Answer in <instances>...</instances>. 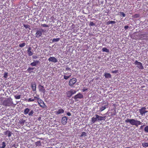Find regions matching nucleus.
Here are the masks:
<instances>
[{"label":"nucleus","mask_w":148,"mask_h":148,"mask_svg":"<svg viewBox=\"0 0 148 148\" xmlns=\"http://www.w3.org/2000/svg\"><path fill=\"white\" fill-rule=\"evenodd\" d=\"M125 122L127 123H130L132 125H135L136 127L143 124L140 121L136 120L134 119H127L125 120Z\"/></svg>","instance_id":"1"},{"label":"nucleus","mask_w":148,"mask_h":148,"mask_svg":"<svg viewBox=\"0 0 148 148\" xmlns=\"http://www.w3.org/2000/svg\"><path fill=\"white\" fill-rule=\"evenodd\" d=\"M4 103L6 106H12L13 104L12 99L11 98H8L7 100L4 101Z\"/></svg>","instance_id":"2"},{"label":"nucleus","mask_w":148,"mask_h":148,"mask_svg":"<svg viewBox=\"0 0 148 148\" xmlns=\"http://www.w3.org/2000/svg\"><path fill=\"white\" fill-rule=\"evenodd\" d=\"M37 101L38 104L39 105L40 107L42 108L47 107V106L45 105L44 102L40 98L38 95V98Z\"/></svg>","instance_id":"3"},{"label":"nucleus","mask_w":148,"mask_h":148,"mask_svg":"<svg viewBox=\"0 0 148 148\" xmlns=\"http://www.w3.org/2000/svg\"><path fill=\"white\" fill-rule=\"evenodd\" d=\"M76 92V90L73 89H71L69 91L66 92L67 97L70 98L73 95L75 94Z\"/></svg>","instance_id":"4"},{"label":"nucleus","mask_w":148,"mask_h":148,"mask_svg":"<svg viewBox=\"0 0 148 148\" xmlns=\"http://www.w3.org/2000/svg\"><path fill=\"white\" fill-rule=\"evenodd\" d=\"M77 79L75 78H73L71 79L69 81V85L73 87L74 84L76 82Z\"/></svg>","instance_id":"5"},{"label":"nucleus","mask_w":148,"mask_h":148,"mask_svg":"<svg viewBox=\"0 0 148 148\" xmlns=\"http://www.w3.org/2000/svg\"><path fill=\"white\" fill-rule=\"evenodd\" d=\"M43 31L44 30L42 29H39L36 31V37H40L41 36Z\"/></svg>","instance_id":"6"},{"label":"nucleus","mask_w":148,"mask_h":148,"mask_svg":"<svg viewBox=\"0 0 148 148\" xmlns=\"http://www.w3.org/2000/svg\"><path fill=\"white\" fill-rule=\"evenodd\" d=\"M135 65H137V67L140 69H143L144 67L143 66L142 64L140 62H138L137 60H136L134 63Z\"/></svg>","instance_id":"7"},{"label":"nucleus","mask_w":148,"mask_h":148,"mask_svg":"<svg viewBox=\"0 0 148 148\" xmlns=\"http://www.w3.org/2000/svg\"><path fill=\"white\" fill-rule=\"evenodd\" d=\"M102 104H104V106H102L100 108V111L101 112L103 111L106 108V107L108 106V102L106 101L105 102H103Z\"/></svg>","instance_id":"8"},{"label":"nucleus","mask_w":148,"mask_h":148,"mask_svg":"<svg viewBox=\"0 0 148 148\" xmlns=\"http://www.w3.org/2000/svg\"><path fill=\"white\" fill-rule=\"evenodd\" d=\"M67 117L66 116L63 117L62 118L61 122L62 125H65L66 124L67 121Z\"/></svg>","instance_id":"9"},{"label":"nucleus","mask_w":148,"mask_h":148,"mask_svg":"<svg viewBox=\"0 0 148 148\" xmlns=\"http://www.w3.org/2000/svg\"><path fill=\"white\" fill-rule=\"evenodd\" d=\"M146 108L145 107H142L139 110V112L142 115L145 114L147 111L145 110Z\"/></svg>","instance_id":"10"},{"label":"nucleus","mask_w":148,"mask_h":148,"mask_svg":"<svg viewBox=\"0 0 148 148\" xmlns=\"http://www.w3.org/2000/svg\"><path fill=\"white\" fill-rule=\"evenodd\" d=\"M38 87L39 92H42L44 94L45 93V90L43 86L41 85V84H39Z\"/></svg>","instance_id":"11"},{"label":"nucleus","mask_w":148,"mask_h":148,"mask_svg":"<svg viewBox=\"0 0 148 148\" xmlns=\"http://www.w3.org/2000/svg\"><path fill=\"white\" fill-rule=\"evenodd\" d=\"M83 96L82 94L79 92L78 94L75 95L73 97V98L75 99H81L83 98Z\"/></svg>","instance_id":"12"},{"label":"nucleus","mask_w":148,"mask_h":148,"mask_svg":"<svg viewBox=\"0 0 148 148\" xmlns=\"http://www.w3.org/2000/svg\"><path fill=\"white\" fill-rule=\"evenodd\" d=\"M49 62H52L54 63L57 62V59L54 57H51L48 59Z\"/></svg>","instance_id":"13"},{"label":"nucleus","mask_w":148,"mask_h":148,"mask_svg":"<svg viewBox=\"0 0 148 148\" xmlns=\"http://www.w3.org/2000/svg\"><path fill=\"white\" fill-rule=\"evenodd\" d=\"M38 98V95L36 97L34 96L33 98H30L27 100V101L28 102L34 101L37 100Z\"/></svg>","instance_id":"14"},{"label":"nucleus","mask_w":148,"mask_h":148,"mask_svg":"<svg viewBox=\"0 0 148 148\" xmlns=\"http://www.w3.org/2000/svg\"><path fill=\"white\" fill-rule=\"evenodd\" d=\"M64 112V110L62 109L61 108L58 109L57 111L55 112V114L56 115H58L60 114L63 113Z\"/></svg>","instance_id":"15"},{"label":"nucleus","mask_w":148,"mask_h":148,"mask_svg":"<svg viewBox=\"0 0 148 148\" xmlns=\"http://www.w3.org/2000/svg\"><path fill=\"white\" fill-rule=\"evenodd\" d=\"M95 116L97 117L98 121H102L104 120L105 117L103 116H100L98 114H95Z\"/></svg>","instance_id":"16"},{"label":"nucleus","mask_w":148,"mask_h":148,"mask_svg":"<svg viewBox=\"0 0 148 148\" xmlns=\"http://www.w3.org/2000/svg\"><path fill=\"white\" fill-rule=\"evenodd\" d=\"M25 122V121L23 119H20L19 120V121L18 122V123L19 124L21 125L22 126H23Z\"/></svg>","instance_id":"17"},{"label":"nucleus","mask_w":148,"mask_h":148,"mask_svg":"<svg viewBox=\"0 0 148 148\" xmlns=\"http://www.w3.org/2000/svg\"><path fill=\"white\" fill-rule=\"evenodd\" d=\"M4 134L5 135H8V137H10L11 136L12 133L10 131L8 130L4 132Z\"/></svg>","instance_id":"18"},{"label":"nucleus","mask_w":148,"mask_h":148,"mask_svg":"<svg viewBox=\"0 0 148 148\" xmlns=\"http://www.w3.org/2000/svg\"><path fill=\"white\" fill-rule=\"evenodd\" d=\"M32 48L31 47H29L27 50V52L29 56H31L33 54V53L31 51Z\"/></svg>","instance_id":"19"},{"label":"nucleus","mask_w":148,"mask_h":148,"mask_svg":"<svg viewBox=\"0 0 148 148\" xmlns=\"http://www.w3.org/2000/svg\"><path fill=\"white\" fill-rule=\"evenodd\" d=\"M39 62V61L38 60H35L34 62L31 63L30 65L32 66H35Z\"/></svg>","instance_id":"20"},{"label":"nucleus","mask_w":148,"mask_h":148,"mask_svg":"<svg viewBox=\"0 0 148 148\" xmlns=\"http://www.w3.org/2000/svg\"><path fill=\"white\" fill-rule=\"evenodd\" d=\"M31 87L33 91H36V85L35 83L32 84Z\"/></svg>","instance_id":"21"},{"label":"nucleus","mask_w":148,"mask_h":148,"mask_svg":"<svg viewBox=\"0 0 148 148\" xmlns=\"http://www.w3.org/2000/svg\"><path fill=\"white\" fill-rule=\"evenodd\" d=\"M30 111V109L27 108H26L24 110L23 113L25 115H27V114H28L29 113V112Z\"/></svg>","instance_id":"22"},{"label":"nucleus","mask_w":148,"mask_h":148,"mask_svg":"<svg viewBox=\"0 0 148 148\" xmlns=\"http://www.w3.org/2000/svg\"><path fill=\"white\" fill-rule=\"evenodd\" d=\"M97 121V119L96 117H95L94 116L92 117L91 119V121L92 123H95Z\"/></svg>","instance_id":"23"},{"label":"nucleus","mask_w":148,"mask_h":148,"mask_svg":"<svg viewBox=\"0 0 148 148\" xmlns=\"http://www.w3.org/2000/svg\"><path fill=\"white\" fill-rule=\"evenodd\" d=\"M104 76L106 78H110L111 77V75L109 73H105L104 74Z\"/></svg>","instance_id":"24"},{"label":"nucleus","mask_w":148,"mask_h":148,"mask_svg":"<svg viewBox=\"0 0 148 148\" xmlns=\"http://www.w3.org/2000/svg\"><path fill=\"white\" fill-rule=\"evenodd\" d=\"M116 23L114 21H109L106 23V24L109 25L111 24H114Z\"/></svg>","instance_id":"25"},{"label":"nucleus","mask_w":148,"mask_h":148,"mask_svg":"<svg viewBox=\"0 0 148 148\" xmlns=\"http://www.w3.org/2000/svg\"><path fill=\"white\" fill-rule=\"evenodd\" d=\"M102 51L103 52H105L108 53L109 52V50L107 49L106 48L104 47L102 48Z\"/></svg>","instance_id":"26"},{"label":"nucleus","mask_w":148,"mask_h":148,"mask_svg":"<svg viewBox=\"0 0 148 148\" xmlns=\"http://www.w3.org/2000/svg\"><path fill=\"white\" fill-rule=\"evenodd\" d=\"M34 69V68L29 67L27 69V71L28 72L31 73L32 72V71Z\"/></svg>","instance_id":"27"},{"label":"nucleus","mask_w":148,"mask_h":148,"mask_svg":"<svg viewBox=\"0 0 148 148\" xmlns=\"http://www.w3.org/2000/svg\"><path fill=\"white\" fill-rule=\"evenodd\" d=\"M71 73L70 74V75L68 76H66V75H64V78L65 79H67L69 78H70V77L71 76Z\"/></svg>","instance_id":"28"},{"label":"nucleus","mask_w":148,"mask_h":148,"mask_svg":"<svg viewBox=\"0 0 148 148\" xmlns=\"http://www.w3.org/2000/svg\"><path fill=\"white\" fill-rule=\"evenodd\" d=\"M87 136V134L85 132H82V133L80 135V137H82L83 136Z\"/></svg>","instance_id":"29"},{"label":"nucleus","mask_w":148,"mask_h":148,"mask_svg":"<svg viewBox=\"0 0 148 148\" xmlns=\"http://www.w3.org/2000/svg\"><path fill=\"white\" fill-rule=\"evenodd\" d=\"M23 26L26 29H27L28 30V29H29V30L30 29V26L29 25L24 24L23 25Z\"/></svg>","instance_id":"30"},{"label":"nucleus","mask_w":148,"mask_h":148,"mask_svg":"<svg viewBox=\"0 0 148 148\" xmlns=\"http://www.w3.org/2000/svg\"><path fill=\"white\" fill-rule=\"evenodd\" d=\"M142 146L144 147H148V143H142Z\"/></svg>","instance_id":"31"},{"label":"nucleus","mask_w":148,"mask_h":148,"mask_svg":"<svg viewBox=\"0 0 148 148\" xmlns=\"http://www.w3.org/2000/svg\"><path fill=\"white\" fill-rule=\"evenodd\" d=\"M35 144L36 146H40L41 145V142L40 141H38L36 142Z\"/></svg>","instance_id":"32"},{"label":"nucleus","mask_w":148,"mask_h":148,"mask_svg":"<svg viewBox=\"0 0 148 148\" xmlns=\"http://www.w3.org/2000/svg\"><path fill=\"white\" fill-rule=\"evenodd\" d=\"M21 96L20 95H14V97L16 99H19L21 98Z\"/></svg>","instance_id":"33"},{"label":"nucleus","mask_w":148,"mask_h":148,"mask_svg":"<svg viewBox=\"0 0 148 148\" xmlns=\"http://www.w3.org/2000/svg\"><path fill=\"white\" fill-rule=\"evenodd\" d=\"M144 130L145 132L148 133V125L147 126L145 127Z\"/></svg>","instance_id":"34"},{"label":"nucleus","mask_w":148,"mask_h":148,"mask_svg":"<svg viewBox=\"0 0 148 148\" xmlns=\"http://www.w3.org/2000/svg\"><path fill=\"white\" fill-rule=\"evenodd\" d=\"M25 43L24 42L22 43H20L19 45V46L20 47H24L25 46Z\"/></svg>","instance_id":"35"},{"label":"nucleus","mask_w":148,"mask_h":148,"mask_svg":"<svg viewBox=\"0 0 148 148\" xmlns=\"http://www.w3.org/2000/svg\"><path fill=\"white\" fill-rule=\"evenodd\" d=\"M34 113V111L33 110H31L28 113V115L29 116H32Z\"/></svg>","instance_id":"36"},{"label":"nucleus","mask_w":148,"mask_h":148,"mask_svg":"<svg viewBox=\"0 0 148 148\" xmlns=\"http://www.w3.org/2000/svg\"><path fill=\"white\" fill-rule=\"evenodd\" d=\"M41 26L43 27H49L48 25L46 24H42L41 25Z\"/></svg>","instance_id":"37"},{"label":"nucleus","mask_w":148,"mask_h":148,"mask_svg":"<svg viewBox=\"0 0 148 148\" xmlns=\"http://www.w3.org/2000/svg\"><path fill=\"white\" fill-rule=\"evenodd\" d=\"M2 146L1 147V148H5V147L6 146L5 142H3L2 143Z\"/></svg>","instance_id":"38"},{"label":"nucleus","mask_w":148,"mask_h":148,"mask_svg":"<svg viewBox=\"0 0 148 148\" xmlns=\"http://www.w3.org/2000/svg\"><path fill=\"white\" fill-rule=\"evenodd\" d=\"M60 39V38H54L53 40H52V41L53 42H57L58 41H59V40Z\"/></svg>","instance_id":"39"},{"label":"nucleus","mask_w":148,"mask_h":148,"mask_svg":"<svg viewBox=\"0 0 148 148\" xmlns=\"http://www.w3.org/2000/svg\"><path fill=\"white\" fill-rule=\"evenodd\" d=\"M89 25L90 26H94L95 25V24L93 22H90V23Z\"/></svg>","instance_id":"40"},{"label":"nucleus","mask_w":148,"mask_h":148,"mask_svg":"<svg viewBox=\"0 0 148 148\" xmlns=\"http://www.w3.org/2000/svg\"><path fill=\"white\" fill-rule=\"evenodd\" d=\"M8 73H4V74L3 77L4 78H7V77H8Z\"/></svg>","instance_id":"41"},{"label":"nucleus","mask_w":148,"mask_h":148,"mask_svg":"<svg viewBox=\"0 0 148 148\" xmlns=\"http://www.w3.org/2000/svg\"><path fill=\"white\" fill-rule=\"evenodd\" d=\"M140 16V15L139 14H136L134 15V17L135 18H137Z\"/></svg>","instance_id":"42"},{"label":"nucleus","mask_w":148,"mask_h":148,"mask_svg":"<svg viewBox=\"0 0 148 148\" xmlns=\"http://www.w3.org/2000/svg\"><path fill=\"white\" fill-rule=\"evenodd\" d=\"M120 13L121 14L122 16L123 17H125V16H126L125 14L123 12H120Z\"/></svg>","instance_id":"43"},{"label":"nucleus","mask_w":148,"mask_h":148,"mask_svg":"<svg viewBox=\"0 0 148 148\" xmlns=\"http://www.w3.org/2000/svg\"><path fill=\"white\" fill-rule=\"evenodd\" d=\"M88 89L87 88L84 87L82 89V91L83 92H84L85 91L87 90Z\"/></svg>","instance_id":"44"},{"label":"nucleus","mask_w":148,"mask_h":148,"mask_svg":"<svg viewBox=\"0 0 148 148\" xmlns=\"http://www.w3.org/2000/svg\"><path fill=\"white\" fill-rule=\"evenodd\" d=\"M67 115L69 116H71V114L69 112H68L67 113Z\"/></svg>","instance_id":"45"},{"label":"nucleus","mask_w":148,"mask_h":148,"mask_svg":"<svg viewBox=\"0 0 148 148\" xmlns=\"http://www.w3.org/2000/svg\"><path fill=\"white\" fill-rule=\"evenodd\" d=\"M129 27L128 26L126 25L124 27V29H128L129 28Z\"/></svg>","instance_id":"46"},{"label":"nucleus","mask_w":148,"mask_h":148,"mask_svg":"<svg viewBox=\"0 0 148 148\" xmlns=\"http://www.w3.org/2000/svg\"><path fill=\"white\" fill-rule=\"evenodd\" d=\"M33 58L34 59H36L37 58H38L36 56H33Z\"/></svg>","instance_id":"47"},{"label":"nucleus","mask_w":148,"mask_h":148,"mask_svg":"<svg viewBox=\"0 0 148 148\" xmlns=\"http://www.w3.org/2000/svg\"><path fill=\"white\" fill-rule=\"evenodd\" d=\"M71 70V69L70 68H69L68 67H66V70L67 71H69L70 70Z\"/></svg>","instance_id":"48"},{"label":"nucleus","mask_w":148,"mask_h":148,"mask_svg":"<svg viewBox=\"0 0 148 148\" xmlns=\"http://www.w3.org/2000/svg\"><path fill=\"white\" fill-rule=\"evenodd\" d=\"M144 126V125H143L140 126V129H142L143 128V127Z\"/></svg>","instance_id":"49"},{"label":"nucleus","mask_w":148,"mask_h":148,"mask_svg":"<svg viewBox=\"0 0 148 148\" xmlns=\"http://www.w3.org/2000/svg\"><path fill=\"white\" fill-rule=\"evenodd\" d=\"M117 71H118L115 70V71H114L112 72V73H117Z\"/></svg>","instance_id":"50"},{"label":"nucleus","mask_w":148,"mask_h":148,"mask_svg":"<svg viewBox=\"0 0 148 148\" xmlns=\"http://www.w3.org/2000/svg\"><path fill=\"white\" fill-rule=\"evenodd\" d=\"M48 148H53L52 147H49Z\"/></svg>","instance_id":"51"},{"label":"nucleus","mask_w":148,"mask_h":148,"mask_svg":"<svg viewBox=\"0 0 148 148\" xmlns=\"http://www.w3.org/2000/svg\"><path fill=\"white\" fill-rule=\"evenodd\" d=\"M147 140H148V138L147 139Z\"/></svg>","instance_id":"52"}]
</instances>
